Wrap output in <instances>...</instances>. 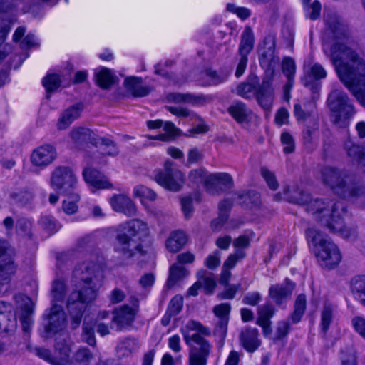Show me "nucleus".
<instances>
[{
	"label": "nucleus",
	"instance_id": "nucleus-22",
	"mask_svg": "<svg viewBox=\"0 0 365 365\" xmlns=\"http://www.w3.org/2000/svg\"><path fill=\"white\" fill-rule=\"evenodd\" d=\"M241 345L248 352H254L261 344L256 328L246 327L240 334Z\"/></svg>",
	"mask_w": 365,
	"mask_h": 365
},
{
	"label": "nucleus",
	"instance_id": "nucleus-29",
	"mask_svg": "<svg viewBox=\"0 0 365 365\" xmlns=\"http://www.w3.org/2000/svg\"><path fill=\"white\" fill-rule=\"evenodd\" d=\"M139 349V344L134 338H125L116 346L118 357L120 359L130 357Z\"/></svg>",
	"mask_w": 365,
	"mask_h": 365
},
{
	"label": "nucleus",
	"instance_id": "nucleus-35",
	"mask_svg": "<svg viewBox=\"0 0 365 365\" xmlns=\"http://www.w3.org/2000/svg\"><path fill=\"white\" fill-rule=\"evenodd\" d=\"M304 85L306 86L312 79L320 80L326 78L327 72L324 67L319 63H314L312 65L304 68Z\"/></svg>",
	"mask_w": 365,
	"mask_h": 365
},
{
	"label": "nucleus",
	"instance_id": "nucleus-7",
	"mask_svg": "<svg viewBox=\"0 0 365 365\" xmlns=\"http://www.w3.org/2000/svg\"><path fill=\"white\" fill-rule=\"evenodd\" d=\"M307 241L318 246L316 254L319 264L327 269H333L340 262L341 256L337 246L314 228L306 230Z\"/></svg>",
	"mask_w": 365,
	"mask_h": 365
},
{
	"label": "nucleus",
	"instance_id": "nucleus-50",
	"mask_svg": "<svg viewBox=\"0 0 365 365\" xmlns=\"http://www.w3.org/2000/svg\"><path fill=\"white\" fill-rule=\"evenodd\" d=\"M193 199L197 202H200L201 200L200 194L195 193L194 197L189 195L182 198L181 200L182 210L186 218H190L192 215L194 210L192 205Z\"/></svg>",
	"mask_w": 365,
	"mask_h": 365
},
{
	"label": "nucleus",
	"instance_id": "nucleus-30",
	"mask_svg": "<svg viewBox=\"0 0 365 365\" xmlns=\"http://www.w3.org/2000/svg\"><path fill=\"white\" fill-rule=\"evenodd\" d=\"M315 103L307 102L303 104L296 103L294 106V115L298 122H305L310 119L312 122L315 119L313 116Z\"/></svg>",
	"mask_w": 365,
	"mask_h": 365
},
{
	"label": "nucleus",
	"instance_id": "nucleus-10",
	"mask_svg": "<svg viewBox=\"0 0 365 365\" xmlns=\"http://www.w3.org/2000/svg\"><path fill=\"white\" fill-rule=\"evenodd\" d=\"M43 330L41 336L48 339L63 330L67 324L66 314L61 305L53 304L43 314Z\"/></svg>",
	"mask_w": 365,
	"mask_h": 365
},
{
	"label": "nucleus",
	"instance_id": "nucleus-34",
	"mask_svg": "<svg viewBox=\"0 0 365 365\" xmlns=\"http://www.w3.org/2000/svg\"><path fill=\"white\" fill-rule=\"evenodd\" d=\"M233 205V200L225 199L219 203V216L213 220L211 226L213 230H218L227 221L228 218V212Z\"/></svg>",
	"mask_w": 365,
	"mask_h": 365
},
{
	"label": "nucleus",
	"instance_id": "nucleus-9",
	"mask_svg": "<svg viewBox=\"0 0 365 365\" xmlns=\"http://www.w3.org/2000/svg\"><path fill=\"white\" fill-rule=\"evenodd\" d=\"M70 136L75 146L78 149L86 150L89 148V144H91L101 150H104L103 147L105 146L110 147V150L106 152L108 155H118L119 153L118 148L113 140L104 138H97L94 133L88 128H74L71 131Z\"/></svg>",
	"mask_w": 365,
	"mask_h": 365
},
{
	"label": "nucleus",
	"instance_id": "nucleus-36",
	"mask_svg": "<svg viewBox=\"0 0 365 365\" xmlns=\"http://www.w3.org/2000/svg\"><path fill=\"white\" fill-rule=\"evenodd\" d=\"M259 83V78L257 76H250L248 82L241 83L236 88L237 93L244 98H250L255 95L256 86Z\"/></svg>",
	"mask_w": 365,
	"mask_h": 365
},
{
	"label": "nucleus",
	"instance_id": "nucleus-58",
	"mask_svg": "<svg viewBox=\"0 0 365 365\" xmlns=\"http://www.w3.org/2000/svg\"><path fill=\"white\" fill-rule=\"evenodd\" d=\"M34 351L38 356L49 362L52 365H63L61 361L53 358L51 355V351L47 349L36 347L34 349Z\"/></svg>",
	"mask_w": 365,
	"mask_h": 365
},
{
	"label": "nucleus",
	"instance_id": "nucleus-21",
	"mask_svg": "<svg viewBox=\"0 0 365 365\" xmlns=\"http://www.w3.org/2000/svg\"><path fill=\"white\" fill-rule=\"evenodd\" d=\"M135 314L136 309H131L125 304L114 310L112 322L116 324L118 330H121L133 323Z\"/></svg>",
	"mask_w": 365,
	"mask_h": 365
},
{
	"label": "nucleus",
	"instance_id": "nucleus-42",
	"mask_svg": "<svg viewBox=\"0 0 365 365\" xmlns=\"http://www.w3.org/2000/svg\"><path fill=\"white\" fill-rule=\"evenodd\" d=\"M52 304L58 302H63L66 294V286L62 279L53 281L51 287Z\"/></svg>",
	"mask_w": 365,
	"mask_h": 365
},
{
	"label": "nucleus",
	"instance_id": "nucleus-43",
	"mask_svg": "<svg viewBox=\"0 0 365 365\" xmlns=\"http://www.w3.org/2000/svg\"><path fill=\"white\" fill-rule=\"evenodd\" d=\"M351 289L355 297L363 304V299L365 298V277L358 276L353 278Z\"/></svg>",
	"mask_w": 365,
	"mask_h": 365
},
{
	"label": "nucleus",
	"instance_id": "nucleus-23",
	"mask_svg": "<svg viewBox=\"0 0 365 365\" xmlns=\"http://www.w3.org/2000/svg\"><path fill=\"white\" fill-rule=\"evenodd\" d=\"M83 106L81 103H77L68 107L61 114L58 120L57 129L59 130H66L77 118H79Z\"/></svg>",
	"mask_w": 365,
	"mask_h": 365
},
{
	"label": "nucleus",
	"instance_id": "nucleus-5",
	"mask_svg": "<svg viewBox=\"0 0 365 365\" xmlns=\"http://www.w3.org/2000/svg\"><path fill=\"white\" fill-rule=\"evenodd\" d=\"M147 224L138 219L119 226L114 242V250L125 258L142 252V238L147 235Z\"/></svg>",
	"mask_w": 365,
	"mask_h": 365
},
{
	"label": "nucleus",
	"instance_id": "nucleus-18",
	"mask_svg": "<svg viewBox=\"0 0 365 365\" xmlns=\"http://www.w3.org/2000/svg\"><path fill=\"white\" fill-rule=\"evenodd\" d=\"M325 22L334 38L349 40L351 37L349 26L344 24L336 15L328 14L325 17Z\"/></svg>",
	"mask_w": 365,
	"mask_h": 365
},
{
	"label": "nucleus",
	"instance_id": "nucleus-16",
	"mask_svg": "<svg viewBox=\"0 0 365 365\" xmlns=\"http://www.w3.org/2000/svg\"><path fill=\"white\" fill-rule=\"evenodd\" d=\"M274 75L265 74L262 84L257 88L255 96L259 104L264 108H269L274 99V89L272 88V78Z\"/></svg>",
	"mask_w": 365,
	"mask_h": 365
},
{
	"label": "nucleus",
	"instance_id": "nucleus-19",
	"mask_svg": "<svg viewBox=\"0 0 365 365\" xmlns=\"http://www.w3.org/2000/svg\"><path fill=\"white\" fill-rule=\"evenodd\" d=\"M16 298L22 302L19 306L16 314L19 317L23 331L25 333H29L32 324L31 314H33L34 304L31 299L27 297L20 295Z\"/></svg>",
	"mask_w": 365,
	"mask_h": 365
},
{
	"label": "nucleus",
	"instance_id": "nucleus-41",
	"mask_svg": "<svg viewBox=\"0 0 365 365\" xmlns=\"http://www.w3.org/2000/svg\"><path fill=\"white\" fill-rule=\"evenodd\" d=\"M187 274L186 269L178 264H173L170 269V274L167 281L168 289L173 287L175 284Z\"/></svg>",
	"mask_w": 365,
	"mask_h": 365
},
{
	"label": "nucleus",
	"instance_id": "nucleus-56",
	"mask_svg": "<svg viewBox=\"0 0 365 365\" xmlns=\"http://www.w3.org/2000/svg\"><path fill=\"white\" fill-rule=\"evenodd\" d=\"M274 308L269 304H266L259 307L257 322L264 324L266 322H270V319L274 315Z\"/></svg>",
	"mask_w": 365,
	"mask_h": 365
},
{
	"label": "nucleus",
	"instance_id": "nucleus-54",
	"mask_svg": "<svg viewBox=\"0 0 365 365\" xmlns=\"http://www.w3.org/2000/svg\"><path fill=\"white\" fill-rule=\"evenodd\" d=\"M43 85L48 93L56 90L61 85V79L58 75L53 73L48 74L43 79Z\"/></svg>",
	"mask_w": 365,
	"mask_h": 365
},
{
	"label": "nucleus",
	"instance_id": "nucleus-3",
	"mask_svg": "<svg viewBox=\"0 0 365 365\" xmlns=\"http://www.w3.org/2000/svg\"><path fill=\"white\" fill-rule=\"evenodd\" d=\"M292 202L306 205V210L329 232L339 233L347 240L356 237L355 229L347 228L344 223V217L347 214L346 206L342 201L312 200L309 195L298 190L291 196Z\"/></svg>",
	"mask_w": 365,
	"mask_h": 365
},
{
	"label": "nucleus",
	"instance_id": "nucleus-14",
	"mask_svg": "<svg viewBox=\"0 0 365 365\" xmlns=\"http://www.w3.org/2000/svg\"><path fill=\"white\" fill-rule=\"evenodd\" d=\"M76 182L74 173L68 167H58L52 173L51 186L61 194H71Z\"/></svg>",
	"mask_w": 365,
	"mask_h": 365
},
{
	"label": "nucleus",
	"instance_id": "nucleus-61",
	"mask_svg": "<svg viewBox=\"0 0 365 365\" xmlns=\"http://www.w3.org/2000/svg\"><path fill=\"white\" fill-rule=\"evenodd\" d=\"M341 365H357V356L353 349H347L341 354Z\"/></svg>",
	"mask_w": 365,
	"mask_h": 365
},
{
	"label": "nucleus",
	"instance_id": "nucleus-13",
	"mask_svg": "<svg viewBox=\"0 0 365 365\" xmlns=\"http://www.w3.org/2000/svg\"><path fill=\"white\" fill-rule=\"evenodd\" d=\"M17 265L6 241L0 242V284H8L15 275Z\"/></svg>",
	"mask_w": 365,
	"mask_h": 365
},
{
	"label": "nucleus",
	"instance_id": "nucleus-46",
	"mask_svg": "<svg viewBox=\"0 0 365 365\" xmlns=\"http://www.w3.org/2000/svg\"><path fill=\"white\" fill-rule=\"evenodd\" d=\"M333 307L331 304L326 302L324 304L321 314V329L324 333L329 329L333 319Z\"/></svg>",
	"mask_w": 365,
	"mask_h": 365
},
{
	"label": "nucleus",
	"instance_id": "nucleus-24",
	"mask_svg": "<svg viewBox=\"0 0 365 365\" xmlns=\"http://www.w3.org/2000/svg\"><path fill=\"white\" fill-rule=\"evenodd\" d=\"M83 175L87 183L97 189H104L112 187L111 183H110L106 177L96 169L86 168L83 172Z\"/></svg>",
	"mask_w": 365,
	"mask_h": 365
},
{
	"label": "nucleus",
	"instance_id": "nucleus-45",
	"mask_svg": "<svg viewBox=\"0 0 365 365\" xmlns=\"http://www.w3.org/2000/svg\"><path fill=\"white\" fill-rule=\"evenodd\" d=\"M282 72L287 78V87H292L294 83V77L296 70L294 61L290 58L287 57L282 61Z\"/></svg>",
	"mask_w": 365,
	"mask_h": 365
},
{
	"label": "nucleus",
	"instance_id": "nucleus-60",
	"mask_svg": "<svg viewBox=\"0 0 365 365\" xmlns=\"http://www.w3.org/2000/svg\"><path fill=\"white\" fill-rule=\"evenodd\" d=\"M260 173L268 187L272 190H276L279 187V183L274 173L271 172L265 167L261 168Z\"/></svg>",
	"mask_w": 365,
	"mask_h": 365
},
{
	"label": "nucleus",
	"instance_id": "nucleus-31",
	"mask_svg": "<svg viewBox=\"0 0 365 365\" xmlns=\"http://www.w3.org/2000/svg\"><path fill=\"white\" fill-rule=\"evenodd\" d=\"M187 237L183 231L173 232L166 241V248L170 252H178L187 243Z\"/></svg>",
	"mask_w": 365,
	"mask_h": 365
},
{
	"label": "nucleus",
	"instance_id": "nucleus-55",
	"mask_svg": "<svg viewBox=\"0 0 365 365\" xmlns=\"http://www.w3.org/2000/svg\"><path fill=\"white\" fill-rule=\"evenodd\" d=\"M133 196L145 198L150 201H154L156 199L155 192L143 185H138L134 187Z\"/></svg>",
	"mask_w": 365,
	"mask_h": 365
},
{
	"label": "nucleus",
	"instance_id": "nucleus-39",
	"mask_svg": "<svg viewBox=\"0 0 365 365\" xmlns=\"http://www.w3.org/2000/svg\"><path fill=\"white\" fill-rule=\"evenodd\" d=\"M306 297L304 294H299L295 299L294 312L290 314L289 319L292 324L300 322L306 310Z\"/></svg>",
	"mask_w": 365,
	"mask_h": 365
},
{
	"label": "nucleus",
	"instance_id": "nucleus-37",
	"mask_svg": "<svg viewBox=\"0 0 365 365\" xmlns=\"http://www.w3.org/2000/svg\"><path fill=\"white\" fill-rule=\"evenodd\" d=\"M197 277L198 281L200 282V287L204 289L205 294H212L217 285L213 274L201 270L198 272Z\"/></svg>",
	"mask_w": 365,
	"mask_h": 365
},
{
	"label": "nucleus",
	"instance_id": "nucleus-52",
	"mask_svg": "<svg viewBox=\"0 0 365 365\" xmlns=\"http://www.w3.org/2000/svg\"><path fill=\"white\" fill-rule=\"evenodd\" d=\"M226 11L227 12L236 14L241 20L245 21L250 17L252 12L247 8L243 6H237L233 3H227L226 5Z\"/></svg>",
	"mask_w": 365,
	"mask_h": 365
},
{
	"label": "nucleus",
	"instance_id": "nucleus-64",
	"mask_svg": "<svg viewBox=\"0 0 365 365\" xmlns=\"http://www.w3.org/2000/svg\"><path fill=\"white\" fill-rule=\"evenodd\" d=\"M318 128V124L315 119H313L312 125H307L303 131V140L305 144H310L312 142L313 137Z\"/></svg>",
	"mask_w": 365,
	"mask_h": 365
},
{
	"label": "nucleus",
	"instance_id": "nucleus-48",
	"mask_svg": "<svg viewBox=\"0 0 365 365\" xmlns=\"http://www.w3.org/2000/svg\"><path fill=\"white\" fill-rule=\"evenodd\" d=\"M83 331L81 339L90 346L96 345V338L94 334V324L93 323L84 322L83 324Z\"/></svg>",
	"mask_w": 365,
	"mask_h": 365
},
{
	"label": "nucleus",
	"instance_id": "nucleus-27",
	"mask_svg": "<svg viewBox=\"0 0 365 365\" xmlns=\"http://www.w3.org/2000/svg\"><path fill=\"white\" fill-rule=\"evenodd\" d=\"M255 36L252 28L246 26L240 36L238 53L240 56H247L253 50Z\"/></svg>",
	"mask_w": 365,
	"mask_h": 365
},
{
	"label": "nucleus",
	"instance_id": "nucleus-63",
	"mask_svg": "<svg viewBox=\"0 0 365 365\" xmlns=\"http://www.w3.org/2000/svg\"><path fill=\"white\" fill-rule=\"evenodd\" d=\"M245 257V252L242 250H237L234 254H231L229 255L227 259L225 261L223 264L224 268L232 269L233 268L236 263L240 260L243 259Z\"/></svg>",
	"mask_w": 365,
	"mask_h": 365
},
{
	"label": "nucleus",
	"instance_id": "nucleus-49",
	"mask_svg": "<svg viewBox=\"0 0 365 365\" xmlns=\"http://www.w3.org/2000/svg\"><path fill=\"white\" fill-rule=\"evenodd\" d=\"M93 359V354L87 348L79 349L74 354L73 365H89L90 361Z\"/></svg>",
	"mask_w": 365,
	"mask_h": 365
},
{
	"label": "nucleus",
	"instance_id": "nucleus-33",
	"mask_svg": "<svg viewBox=\"0 0 365 365\" xmlns=\"http://www.w3.org/2000/svg\"><path fill=\"white\" fill-rule=\"evenodd\" d=\"M204 74L208 86H217L227 81L230 74V70L226 68H221L218 71L207 68L205 71Z\"/></svg>",
	"mask_w": 365,
	"mask_h": 365
},
{
	"label": "nucleus",
	"instance_id": "nucleus-12",
	"mask_svg": "<svg viewBox=\"0 0 365 365\" xmlns=\"http://www.w3.org/2000/svg\"><path fill=\"white\" fill-rule=\"evenodd\" d=\"M155 180L165 189L177 192L182 187L185 177L180 170L173 167L172 162L166 161L164 164V171L155 176Z\"/></svg>",
	"mask_w": 365,
	"mask_h": 365
},
{
	"label": "nucleus",
	"instance_id": "nucleus-15",
	"mask_svg": "<svg viewBox=\"0 0 365 365\" xmlns=\"http://www.w3.org/2000/svg\"><path fill=\"white\" fill-rule=\"evenodd\" d=\"M56 155L54 146L45 144L33 150L31 155V162L35 166L44 168L56 159Z\"/></svg>",
	"mask_w": 365,
	"mask_h": 365
},
{
	"label": "nucleus",
	"instance_id": "nucleus-26",
	"mask_svg": "<svg viewBox=\"0 0 365 365\" xmlns=\"http://www.w3.org/2000/svg\"><path fill=\"white\" fill-rule=\"evenodd\" d=\"M17 327L16 318L6 311L4 302H0V331L12 334Z\"/></svg>",
	"mask_w": 365,
	"mask_h": 365
},
{
	"label": "nucleus",
	"instance_id": "nucleus-32",
	"mask_svg": "<svg viewBox=\"0 0 365 365\" xmlns=\"http://www.w3.org/2000/svg\"><path fill=\"white\" fill-rule=\"evenodd\" d=\"M95 78L99 87L103 89H109L115 84L117 77L114 73L108 68H101L99 71H96Z\"/></svg>",
	"mask_w": 365,
	"mask_h": 365
},
{
	"label": "nucleus",
	"instance_id": "nucleus-6",
	"mask_svg": "<svg viewBox=\"0 0 365 365\" xmlns=\"http://www.w3.org/2000/svg\"><path fill=\"white\" fill-rule=\"evenodd\" d=\"M324 184L329 185L336 194L344 198L365 197V187L359 182L336 168L325 167L322 170ZM365 207V203H364Z\"/></svg>",
	"mask_w": 365,
	"mask_h": 365
},
{
	"label": "nucleus",
	"instance_id": "nucleus-59",
	"mask_svg": "<svg viewBox=\"0 0 365 365\" xmlns=\"http://www.w3.org/2000/svg\"><path fill=\"white\" fill-rule=\"evenodd\" d=\"M290 321L291 319L289 317L287 320L280 321L277 323L275 332L276 339L281 340L287 336L291 329Z\"/></svg>",
	"mask_w": 365,
	"mask_h": 365
},
{
	"label": "nucleus",
	"instance_id": "nucleus-62",
	"mask_svg": "<svg viewBox=\"0 0 365 365\" xmlns=\"http://www.w3.org/2000/svg\"><path fill=\"white\" fill-rule=\"evenodd\" d=\"M183 306V298L180 295H175L170 300L167 312L174 316L177 315L182 309Z\"/></svg>",
	"mask_w": 365,
	"mask_h": 365
},
{
	"label": "nucleus",
	"instance_id": "nucleus-2",
	"mask_svg": "<svg viewBox=\"0 0 365 365\" xmlns=\"http://www.w3.org/2000/svg\"><path fill=\"white\" fill-rule=\"evenodd\" d=\"M329 57L340 81L365 106V60L353 48L341 42L331 45Z\"/></svg>",
	"mask_w": 365,
	"mask_h": 365
},
{
	"label": "nucleus",
	"instance_id": "nucleus-53",
	"mask_svg": "<svg viewBox=\"0 0 365 365\" xmlns=\"http://www.w3.org/2000/svg\"><path fill=\"white\" fill-rule=\"evenodd\" d=\"M39 223L42 228L50 234L55 233L61 227V225L53 217L48 215L41 217Z\"/></svg>",
	"mask_w": 365,
	"mask_h": 365
},
{
	"label": "nucleus",
	"instance_id": "nucleus-11",
	"mask_svg": "<svg viewBox=\"0 0 365 365\" xmlns=\"http://www.w3.org/2000/svg\"><path fill=\"white\" fill-rule=\"evenodd\" d=\"M276 36L269 34L264 39V47L261 49L259 61L265 69V74L274 75L275 68L279 63V58L275 54Z\"/></svg>",
	"mask_w": 365,
	"mask_h": 365
},
{
	"label": "nucleus",
	"instance_id": "nucleus-8",
	"mask_svg": "<svg viewBox=\"0 0 365 365\" xmlns=\"http://www.w3.org/2000/svg\"><path fill=\"white\" fill-rule=\"evenodd\" d=\"M327 102L332 122L339 127L346 126L355 113L354 105L347 94L343 91L334 89L329 94Z\"/></svg>",
	"mask_w": 365,
	"mask_h": 365
},
{
	"label": "nucleus",
	"instance_id": "nucleus-44",
	"mask_svg": "<svg viewBox=\"0 0 365 365\" xmlns=\"http://www.w3.org/2000/svg\"><path fill=\"white\" fill-rule=\"evenodd\" d=\"M344 149L346 150L348 156L354 160H357L361 162L364 157H365L364 147H361L359 145L355 144L351 140L345 141Z\"/></svg>",
	"mask_w": 365,
	"mask_h": 365
},
{
	"label": "nucleus",
	"instance_id": "nucleus-47",
	"mask_svg": "<svg viewBox=\"0 0 365 365\" xmlns=\"http://www.w3.org/2000/svg\"><path fill=\"white\" fill-rule=\"evenodd\" d=\"M68 195V199L64 200L63 202V210L67 215H72L77 212L78 205L77 202L79 200V196L77 194H75L73 192H71V194H66Z\"/></svg>",
	"mask_w": 365,
	"mask_h": 365
},
{
	"label": "nucleus",
	"instance_id": "nucleus-57",
	"mask_svg": "<svg viewBox=\"0 0 365 365\" xmlns=\"http://www.w3.org/2000/svg\"><path fill=\"white\" fill-rule=\"evenodd\" d=\"M321 3L318 0L314 1L309 6L304 8L305 16L311 20H316L320 16Z\"/></svg>",
	"mask_w": 365,
	"mask_h": 365
},
{
	"label": "nucleus",
	"instance_id": "nucleus-4",
	"mask_svg": "<svg viewBox=\"0 0 365 365\" xmlns=\"http://www.w3.org/2000/svg\"><path fill=\"white\" fill-rule=\"evenodd\" d=\"M180 331L190 346L189 365H207L212 346L205 336L210 335V329L200 322L191 320Z\"/></svg>",
	"mask_w": 365,
	"mask_h": 365
},
{
	"label": "nucleus",
	"instance_id": "nucleus-38",
	"mask_svg": "<svg viewBox=\"0 0 365 365\" xmlns=\"http://www.w3.org/2000/svg\"><path fill=\"white\" fill-rule=\"evenodd\" d=\"M228 113L240 123L245 122L248 116L247 108L242 102H236L231 105L228 108Z\"/></svg>",
	"mask_w": 365,
	"mask_h": 365
},
{
	"label": "nucleus",
	"instance_id": "nucleus-25",
	"mask_svg": "<svg viewBox=\"0 0 365 365\" xmlns=\"http://www.w3.org/2000/svg\"><path fill=\"white\" fill-rule=\"evenodd\" d=\"M166 99L171 103H185L193 106L203 105L206 102L205 96H195L190 93H170L166 96Z\"/></svg>",
	"mask_w": 365,
	"mask_h": 365
},
{
	"label": "nucleus",
	"instance_id": "nucleus-40",
	"mask_svg": "<svg viewBox=\"0 0 365 365\" xmlns=\"http://www.w3.org/2000/svg\"><path fill=\"white\" fill-rule=\"evenodd\" d=\"M165 133L155 135L158 140L168 142L173 140L176 137L181 135V130L175 127L173 123L166 121L163 123Z\"/></svg>",
	"mask_w": 365,
	"mask_h": 365
},
{
	"label": "nucleus",
	"instance_id": "nucleus-28",
	"mask_svg": "<svg viewBox=\"0 0 365 365\" xmlns=\"http://www.w3.org/2000/svg\"><path fill=\"white\" fill-rule=\"evenodd\" d=\"M124 84L127 90L130 92L134 97L145 96L148 95L151 91L150 87L142 85L141 78H126L125 79Z\"/></svg>",
	"mask_w": 365,
	"mask_h": 365
},
{
	"label": "nucleus",
	"instance_id": "nucleus-17",
	"mask_svg": "<svg viewBox=\"0 0 365 365\" xmlns=\"http://www.w3.org/2000/svg\"><path fill=\"white\" fill-rule=\"evenodd\" d=\"M112 208L118 212H120L127 217L136 215L137 207L133 200L125 195H114L110 200Z\"/></svg>",
	"mask_w": 365,
	"mask_h": 365
},
{
	"label": "nucleus",
	"instance_id": "nucleus-1",
	"mask_svg": "<svg viewBox=\"0 0 365 365\" xmlns=\"http://www.w3.org/2000/svg\"><path fill=\"white\" fill-rule=\"evenodd\" d=\"M104 259L98 257L97 262H86L73 270V290L68 297L67 309L71 316L73 329L79 327L88 304L93 302L102 285Z\"/></svg>",
	"mask_w": 365,
	"mask_h": 365
},
{
	"label": "nucleus",
	"instance_id": "nucleus-51",
	"mask_svg": "<svg viewBox=\"0 0 365 365\" xmlns=\"http://www.w3.org/2000/svg\"><path fill=\"white\" fill-rule=\"evenodd\" d=\"M206 191L210 195H216L222 192L223 189L220 186L215 174L210 175L204 181Z\"/></svg>",
	"mask_w": 365,
	"mask_h": 365
},
{
	"label": "nucleus",
	"instance_id": "nucleus-20",
	"mask_svg": "<svg viewBox=\"0 0 365 365\" xmlns=\"http://www.w3.org/2000/svg\"><path fill=\"white\" fill-rule=\"evenodd\" d=\"M286 285L274 284L269 287V296L277 304L281 305L286 302L291 297L292 290L294 288V284L289 279H286Z\"/></svg>",
	"mask_w": 365,
	"mask_h": 365
}]
</instances>
